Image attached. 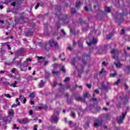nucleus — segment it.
<instances>
[{
	"label": "nucleus",
	"mask_w": 130,
	"mask_h": 130,
	"mask_svg": "<svg viewBox=\"0 0 130 130\" xmlns=\"http://www.w3.org/2000/svg\"><path fill=\"white\" fill-rule=\"evenodd\" d=\"M60 10V6H56L55 7L56 16L58 17L59 21L61 20L64 24H68V23H69V16H68L67 14H61Z\"/></svg>",
	"instance_id": "nucleus-1"
},
{
	"label": "nucleus",
	"mask_w": 130,
	"mask_h": 130,
	"mask_svg": "<svg viewBox=\"0 0 130 130\" xmlns=\"http://www.w3.org/2000/svg\"><path fill=\"white\" fill-rule=\"evenodd\" d=\"M59 119V109H55L53 115L51 116L50 121L53 123H57Z\"/></svg>",
	"instance_id": "nucleus-2"
},
{
	"label": "nucleus",
	"mask_w": 130,
	"mask_h": 130,
	"mask_svg": "<svg viewBox=\"0 0 130 130\" xmlns=\"http://www.w3.org/2000/svg\"><path fill=\"white\" fill-rule=\"evenodd\" d=\"M14 63H15V64H17V66H20V67H22V61L21 60H17L16 61V57H14L13 59H12V61L10 62H5V64L6 66H12L14 64Z\"/></svg>",
	"instance_id": "nucleus-3"
},
{
	"label": "nucleus",
	"mask_w": 130,
	"mask_h": 130,
	"mask_svg": "<svg viewBox=\"0 0 130 130\" xmlns=\"http://www.w3.org/2000/svg\"><path fill=\"white\" fill-rule=\"evenodd\" d=\"M126 113H127V112H125V113H122V115H120L119 117H118L117 118V121L119 124H120L121 123H122L123 122V119L125 118V115H126Z\"/></svg>",
	"instance_id": "nucleus-4"
},
{
	"label": "nucleus",
	"mask_w": 130,
	"mask_h": 130,
	"mask_svg": "<svg viewBox=\"0 0 130 130\" xmlns=\"http://www.w3.org/2000/svg\"><path fill=\"white\" fill-rule=\"evenodd\" d=\"M38 45L40 47H43V48H44L47 51H48V50H49L50 49V47H51V46H50V45L48 43H46L45 44V45L44 46V44L39 42L37 43Z\"/></svg>",
	"instance_id": "nucleus-5"
},
{
	"label": "nucleus",
	"mask_w": 130,
	"mask_h": 130,
	"mask_svg": "<svg viewBox=\"0 0 130 130\" xmlns=\"http://www.w3.org/2000/svg\"><path fill=\"white\" fill-rule=\"evenodd\" d=\"M107 86L105 85L104 84H102L101 85V87L100 88V90L102 91H106V92H108V90L110 89V83L109 82H107Z\"/></svg>",
	"instance_id": "nucleus-6"
},
{
	"label": "nucleus",
	"mask_w": 130,
	"mask_h": 130,
	"mask_svg": "<svg viewBox=\"0 0 130 130\" xmlns=\"http://www.w3.org/2000/svg\"><path fill=\"white\" fill-rule=\"evenodd\" d=\"M48 43L50 44V46H51V47H53L54 45V47L56 49H58V44L57 43V42H55V41H54V39H52L49 41Z\"/></svg>",
	"instance_id": "nucleus-7"
},
{
	"label": "nucleus",
	"mask_w": 130,
	"mask_h": 130,
	"mask_svg": "<svg viewBox=\"0 0 130 130\" xmlns=\"http://www.w3.org/2000/svg\"><path fill=\"white\" fill-rule=\"evenodd\" d=\"M115 18L120 22H122L123 21V13L118 14L117 16H115Z\"/></svg>",
	"instance_id": "nucleus-8"
},
{
	"label": "nucleus",
	"mask_w": 130,
	"mask_h": 130,
	"mask_svg": "<svg viewBox=\"0 0 130 130\" xmlns=\"http://www.w3.org/2000/svg\"><path fill=\"white\" fill-rule=\"evenodd\" d=\"M18 122L20 124H26L27 123H29V122H30V120L28 118H25L22 119V120H18Z\"/></svg>",
	"instance_id": "nucleus-9"
},
{
	"label": "nucleus",
	"mask_w": 130,
	"mask_h": 130,
	"mask_svg": "<svg viewBox=\"0 0 130 130\" xmlns=\"http://www.w3.org/2000/svg\"><path fill=\"white\" fill-rule=\"evenodd\" d=\"M89 109L92 112V113H96L97 112L95 105H89Z\"/></svg>",
	"instance_id": "nucleus-10"
},
{
	"label": "nucleus",
	"mask_w": 130,
	"mask_h": 130,
	"mask_svg": "<svg viewBox=\"0 0 130 130\" xmlns=\"http://www.w3.org/2000/svg\"><path fill=\"white\" fill-rule=\"evenodd\" d=\"M9 117H4L2 119L3 121L5 122V123H8V122L12 121V118H10V119H9Z\"/></svg>",
	"instance_id": "nucleus-11"
},
{
	"label": "nucleus",
	"mask_w": 130,
	"mask_h": 130,
	"mask_svg": "<svg viewBox=\"0 0 130 130\" xmlns=\"http://www.w3.org/2000/svg\"><path fill=\"white\" fill-rule=\"evenodd\" d=\"M111 53H112V54H114V56H113L112 58L115 59V58H116V55L118 54V51L114 49L112 50V51L111 52Z\"/></svg>",
	"instance_id": "nucleus-12"
},
{
	"label": "nucleus",
	"mask_w": 130,
	"mask_h": 130,
	"mask_svg": "<svg viewBox=\"0 0 130 130\" xmlns=\"http://www.w3.org/2000/svg\"><path fill=\"white\" fill-rule=\"evenodd\" d=\"M87 44L88 45V46H91L92 44H96L97 43V40L96 39L94 38V37H92V41L90 42H86Z\"/></svg>",
	"instance_id": "nucleus-13"
},
{
	"label": "nucleus",
	"mask_w": 130,
	"mask_h": 130,
	"mask_svg": "<svg viewBox=\"0 0 130 130\" xmlns=\"http://www.w3.org/2000/svg\"><path fill=\"white\" fill-rule=\"evenodd\" d=\"M102 122H103V120H101L99 121L98 122H95L93 124V126L94 127H98V126H100L102 124Z\"/></svg>",
	"instance_id": "nucleus-14"
},
{
	"label": "nucleus",
	"mask_w": 130,
	"mask_h": 130,
	"mask_svg": "<svg viewBox=\"0 0 130 130\" xmlns=\"http://www.w3.org/2000/svg\"><path fill=\"white\" fill-rule=\"evenodd\" d=\"M15 56V58L16 57H19V56H23V54L20 52V51H16L14 53Z\"/></svg>",
	"instance_id": "nucleus-15"
},
{
	"label": "nucleus",
	"mask_w": 130,
	"mask_h": 130,
	"mask_svg": "<svg viewBox=\"0 0 130 130\" xmlns=\"http://www.w3.org/2000/svg\"><path fill=\"white\" fill-rule=\"evenodd\" d=\"M15 112L14 111V110L11 109L9 112V115L8 116V117H11V120H12V117H14V114Z\"/></svg>",
	"instance_id": "nucleus-16"
},
{
	"label": "nucleus",
	"mask_w": 130,
	"mask_h": 130,
	"mask_svg": "<svg viewBox=\"0 0 130 130\" xmlns=\"http://www.w3.org/2000/svg\"><path fill=\"white\" fill-rule=\"evenodd\" d=\"M37 58L38 59V62H42L43 60L46 58V57H42V56H37Z\"/></svg>",
	"instance_id": "nucleus-17"
},
{
	"label": "nucleus",
	"mask_w": 130,
	"mask_h": 130,
	"mask_svg": "<svg viewBox=\"0 0 130 130\" xmlns=\"http://www.w3.org/2000/svg\"><path fill=\"white\" fill-rule=\"evenodd\" d=\"M75 100H76V101H85V99L80 96H75Z\"/></svg>",
	"instance_id": "nucleus-18"
},
{
	"label": "nucleus",
	"mask_w": 130,
	"mask_h": 130,
	"mask_svg": "<svg viewBox=\"0 0 130 130\" xmlns=\"http://www.w3.org/2000/svg\"><path fill=\"white\" fill-rule=\"evenodd\" d=\"M33 34V29H30L29 30H28L26 34H25V36H31V35H32Z\"/></svg>",
	"instance_id": "nucleus-19"
},
{
	"label": "nucleus",
	"mask_w": 130,
	"mask_h": 130,
	"mask_svg": "<svg viewBox=\"0 0 130 130\" xmlns=\"http://www.w3.org/2000/svg\"><path fill=\"white\" fill-rule=\"evenodd\" d=\"M45 84V82H44L43 80H41L38 85L39 88H43V87H44Z\"/></svg>",
	"instance_id": "nucleus-20"
},
{
	"label": "nucleus",
	"mask_w": 130,
	"mask_h": 130,
	"mask_svg": "<svg viewBox=\"0 0 130 130\" xmlns=\"http://www.w3.org/2000/svg\"><path fill=\"white\" fill-rule=\"evenodd\" d=\"M90 93H89V92H85L83 94V99H84V101H85L86 98H89V97H90Z\"/></svg>",
	"instance_id": "nucleus-21"
},
{
	"label": "nucleus",
	"mask_w": 130,
	"mask_h": 130,
	"mask_svg": "<svg viewBox=\"0 0 130 130\" xmlns=\"http://www.w3.org/2000/svg\"><path fill=\"white\" fill-rule=\"evenodd\" d=\"M104 118L105 120H109L110 119V116L108 114H106L104 115Z\"/></svg>",
	"instance_id": "nucleus-22"
},
{
	"label": "nucleus",
	"mask_w": 130,
	"mask_h": 130,
	"mask_svg": "<svg viewBox=\"0 0 130 130\" xmlns=\"http://www.w3.org/2000/svg\"><path fill=\"white\" fill-rule=\"evenodd\" d=\"M28 66V62H27V61H24L22 64H21V67L22 68H27V67Z\"/></svg>",
	"instance_id": "nucleus-23"
},
{
	"label": "nucleus",
	"mask_w": 130,
	"mask_h": 130,
	"mask_svg": "<svg viewBox=\"0 0 130 130\" xmlns=\"http://www.w3.org/2000/svg\"><path fill=\"white\" fill-rule=\"evenodd\" d=\"M114 64H115L116 68H121V67H122V65L120 62L116 63V62H114Z\"/></svg>",
	"instance_id": "nucleus-24"
},
{
	"label": "nucleus",
	"mask_w": 130,
	"mask_h": 130,
	"mask_svg": "<svg viewBox=\"0 0 130 130\" xmlns=\"http://www.w3.org/2000/svg\"><path fill=\"white\" fill-rule=\"evenodd\" d=\"M89 124H90V121H88L84 124V128H88L89 127Z\"/></svg>",
	"instance_id": "nucleus-25"
},
{
	"label": "nucleus",
	"mask_w": 130,
	"mask_h": 130,
	"mask_svg": "<svg viewBox=\"0 0 130 130\" xmlns=\"http://www.w3.org/2000/svg\"><path fill=\"white\" fill-rule=\"evenodd\" d=\"M6 52V50H5V49L3 48H1V50H0V53H1V56H3L4 55V53Z\"/></svg>",
	"instance_id": "nucleus-26"
},
{
	"label": "nucleus",
	"mask_w": 130,
	"mask_h": 130,
	"mask_svg": "<svg viewBox=\"0 0 130 130\" xmlns=\"http://www.w3.org/2000/svg\"><path fill=\"white\" fill-rule=\"evenodd\" d=\"M80 6H81V2H76V7L77 9H80Z\"/></svg>",
	"instance_id": "nucleus-27"
},
{
	"label": "nucleus",
	"mask_w": 130,
	"mask_h": 130,
	"mask_svg": "<svg viewBox=\"0 0 130 130\" xmlns=\"http://www.w3.org/2000/svg\"><path fill=\"white\" fill-rule=\"evenodd\" d=\"M19 51L21 52V53H22V54H23V52L26 51V49L21 47L20 48Z\"/></svg>",
	"instance_id": "nucleus-28"
},
{
	"label": "nucleus",
	"mask_w": 130,
	"mask_h": 130,
	"mask_svg": "<svg viewBox=\"0 0 130 130\" xmlns=\"http://www.w3.org/2000/svg\"><path fill=\"white\" fill-rule=\"evenodd\" d=\"M110 47H111L110 44L105 45V50H107V49H109Z\"/></svg>",
	"instance_id": "nucleus-29"
},
{
	"label": "nucleus",
	"mask_w": 130,
	"mask_h": 130,
	"mask_svg": "<svg viewBox=\"0 0 130 130\" xmlns=\"http://www.w3.org/2000/svg\"><path fill=\"white\" fill-rule=\"evenodd\" d=\"M116 76H117V73H116L110 74V77H111V78H114L115 77H116Z\"/></svg>",
	"instance_id": "nucleus-30"
},
{
	"label": "nucleus",
	"mask_w": 130,
	"mask_h": 130,
	"mask_svg": "<svg viewBox=\"0 0 130 130\" xmlns=\"http://www.w3.org/2000/svg\"><path fill=\"white\" fill-rule=\"evenodd\" d=\"M29 97L30 98H35V93L34 92H31L29 94Z\"/></svg>",
	"instance_id": "nucleus-31"
},
{
	"label": "nucleus",
	"mask_w": 130,
	"mask_h": 130,
	"mask_svg": "<svg viewBox=\"0 0 130 130\" xmlns=\"http://www.w3.org/2000/svg\"><path fill=\"white\" fill-rule=\"evenodd\" d=\"M81 41H82V39H80L79 40H78V45L79 47H83V44H82Z\"/></svg>",
	"instance_id": "nucleus-32"
},
{
	"label": "nucleus",
	"mask_w": 130,
	"mask_h": 130,
	"mask_svg": "<svg viewBox=\"0 0 130 130\" xmlns=\"http://www.w3.org/2000/svg\"><path fill=\"white\" fill-rule=\"evenodd\" d=\"M95 108L96 110V112H98L99 110H101V108L100 107V106H99L97 105H95Z\"/></svg>",
	"instance_id": "nucleus-33"
},
{
	"label": "nucleus",
	"mask_w": 130,
	"mask_h": 130,
	"mask_svg": "<svg viewBox=\"0 0 130 130\" xmlns=\"http://www.w3.org/2000/svg\"><path fill=\"white\" fill-rule=\"evenodd\" d=\"M106 71H105V69L103 68L102 70L100 72L99 75H102L103 73H106Z\"/></svg>",
	"instance_id": "nucleus-34"
},
{
	"label": "nucleus",
	"mask_w": 130,
	"mask_h": 130,
	"mask_svg": "<svg viewBox=\"0 0 130 130\" xmlns=\"http://www.w3.org/2000/svg\"><path fill=\"white\" fill-rule=\"evenodd\" d=\"M71 116H72L73 118L76 117V114L74 112H71L70 114Z\"/></svg>",
	"instance_id": "nucleus-35"
},
{
	"label": "nucleus",
	"mask_w": 130,
	"mask_h": 130,
	"mask_svg": "<svg viewBox=\"0 0 130 130\" xmlns=\"http://www.w3.org/2000/svg\"><path fill=\"white\" fill-rule=\"evenodd\" d=\"M60 73V71H52V74H53L54 75H58Z\"/></svg>",
	"instance_id": "nucleus-36"
},
{
	"label": "nucleus",
	"mask_w": 130,
	"mask_h": 130,
	"mask_svg": "<svg viewBox=\"0 0 130 130\" xmlns=\"http://www.w3.org/2000/svg\"><path fill=\"white\" fill-rule=\"evenodd\" d=\"M18 84V82L17 81H15L14 83L12 84V85L13 86V87H14V88H16V87H17V85Z\"/></svg>",
	"instance_id": "nucleus-37"
},
{
	"label": "nucleus",
	"mask_w": 130,
	"mask_h": 130,
	"mask_svg": "<svg viewBox=\"0 0 130 130\" xmlns=\"http://www.w3.org/2000/svg\"><path fill=\"white\" fill-rule=\"evenodd\" d=\"M112 36V35L111 34H110L107 35L106 38H107V39H111Z\"/></svg>",
	"instance_id": "nucleus-38"
},
{
	"label": "nucleus",
	"mask_w": 130,
	"mask_h": 130,
	"mask_svg": "<svg viewBox=\"0 0 130 130\" xmlns=\"http://www.w3.org/2000/svg\"><path fill=\"white\" fill-rule=\"evenodd\" d=\"M105 11H106V12H107V13H110V8H109V7H107V8L105 9Z\"/></svg>",
	"instance_id": "nucleus-39"
},
{
	"label": "nucleus",
	"mask_w": 130,
	"mask_h": 130,
	"mask_svg": "<svg viewBox=\"0 0 130 130\" xmlns=\"http://www.w3.org/2000/svg\"><path fill=\"white\" fill-rule=\"evenodd\" d=\"M4 95L5 96V97H7V98H9L10 99L12 98V96L10 95L9 94L5 93Z\"/></svg>",
	"instance_id": "nucleus-40"
},
{
	"label": "nucleus",
	"mask_w": 130,
	"mask_h": 130,
	"mask_svg": "<svg viewBox=\"0 0 130 130\" xmlns=\"http://www.w3.org/2000/svg\"><path fill=\"white\" fill-rule=\"evenodd\" d=\"M56 85H59L60 86H61V83H57L56 82L54 83L53 85V87H56Z\"/></svg>",
	"instance_id": "nucleus-41"
},
{
	"label": "nucleus",
	"mask_w": 130,
	"mask_h": 130,
	"mask_svg": "<svg viewBox=\"0 0 130 130\" xmlns=\"http://www.w3.org/2000/svg\"><path fill=\"white\" fill-rule=\"evenodd\" d=\"M120 83V79H118L116 82L114 83V85H118Z\"/></svg>",
	"instance_id": "nucleus-42"
},
{
	"label": "nucleus",
	"mask_w": 130,
	"mask_h": 130,
	"mask_svg": "<svg viewBox=\"0 0 130 130\" xmlns=\"http://www.w3.org/2000/svg\"><path fill=\"white\" fill-rule=\"evenodd\" d=\"M70 80H71V78H70V77H67L64 79V82L66 83V82H69Z\"/></svg>",
	"instance_id": "nucleus-43"
},
{
	"label": "nucleus",
	"mask_w": 130,
	"mask_h": 130,
	"mask_svg": "<svg viewBox=\"0 0 130 130\" xmlns=\"http://www.w3.org/2000/svg\"><path fill=\"white\" fill-rule=\"evenodd\" d=\"M50 77V73L47 72L46 73V78H49Z\"/></svg>",
	"instance_id": "nucleus-44"
},
{
	"label": "nucleus",
	"mask_w": 130,
	"mask_h": 130,
	"mask_svg": "<svg viewBox=\"0 0 130 130\" xmlns=\"http://www.w3.org/2000/svg\"><path fill=\"white\" fill-rule=\"evenodd\" d=\"M82 63L83 64V65H82V68H84V66H85L86 64L87 63L86 62V61H85L84 60H82Z\"/></svg>",
	"instance_id": "nucleus-45"
},
{
	"label": "nucleus",
	"mask_w": 130,
	"mask_h": 130,
	"mask_svg": "<svg viewBox=\"0 0 130 130\" xmlns=\"http://www.w3.org/2000/svg\"><path fill=\"white\" fill-rule=\"evenodd\" d=\"M90 56H91L90 54H84V56H83V57H90Z\"/></svg>",
	"instance_id": "nucleus-46"
},
{
	"label": "nucleus",
	"mask_w": 130,
	"mask_h": 130,
	"mask_svg": "<svg viewBox=\"0 0 130 130\" xmlns=\"http://www.w3.org/2000/svg\"><path fill=\"white\" fill-rule=\"evenodd\" d=\"M61 71L62 72H63V73H66V68H64V66L62 67Z\"/></svg>",
	"instance_id": "nucleus-47"
},
{
	"label": "nucleus",
	"mask_w": 130,
	"mask_h": 130,
	"mask_svg": "<svg viewBox=\"0 0 130 130\" xmlns=\"http://www.w3.org/2000/svg\"><path fill=\"white\" fill-rule=\"evenodd\" d=\"M39 6H40V4L38 3L37 5L35 7V10H37L38 8H39Z\"/></svg>",
	"instance_id": "nucleus-48"
},
{
	"label": "nucleus",
	"mask_w": 130,
	"mask_h": 130,
	"mask_svg": "<svg viewBox=\"0 0 130 130\" xmlns=\"http://www.w3.org/2000/svg\"><path fill=\"white\" fill-rule=\"evenodd\" d=\"M13 128L14 129H19V127H17V125H16V124H15L14 125H13Z\"/></svg>",
	"instance_id": "nucleus-49"
},
{
	"label": "nucleus",
	"mask_w": 130,
	"mask_h": 130,
	"mask_svg": "<svg viewBox=\"0 0 130 130\" xmlns=\"http://www.w3.org/2000/svg\"><path fill=\"white\" fill-rule=\"evenodd\" d=\"M86 87H87L88 89H91V88L92 87V85L87 84H86Z\"/></svg>",
	"instance_id": "nucleus-50"
},
{
	"label": "nucleus",
	"mask_w": 130,
	"mask_h": 130,
	"mask_svg": "<svg viewBox=\"0 0 130 130\" xmlns=\"http://www.w3.org/2000/svg\"><path fill=\"white\" fill-rule=\"evenodd\" d=\"M61 32L63 35H67V33L66 32V31H64V29H61Z\"/></svg>",
	"instance_id": "nucleus-51"
},
{
	"label": "nucleus",
	"mask_w": 130,
	"mask_h": 130,
	"mask_svg": "<svg viewBox=\"0 0 130 130\" xmlns=\"http://www.w3.org/2000/svg\"><path fill=\"white\" fill-rule=\"evenodd\" d=\"M94 93H96V94H99V93H100V91H99V89H95L94 91Z\"/></svg>",
	"instance_id": "nucleus-52"
},
{
	"label": "nucleus",
	"mask_w": 130,
	"mask_h": 130,
	"mask_svg": "<svg viewBox=\"0 0 130 130\" xmlns=\"http://www.w3.org/2000/svg\"><path fill=\"white\" fill-rule=\"evenodd\" d=\"M70 88H71V86L70 85H67L65 87V89H66V90L70 89Z\"/></svg>",
	"instance_id": "nucleus-53"
},
{
	"label": "nucleus",
	"mask_w": 130,
	"mask_h": 130,
	"mask_svg": "<svg viewBox=\"0 0 130 130\" xmlns=\"http://www.w3.org/2000/svg\"><path fill=\"white\" fill-rule=\"evenodd\" d=\"M48 63H49V61H45L44 66L45 67H46V66H47V64H48Z\"/></svg>",
	"instance_id": "nucleus-54"
},
{
	"label": "nucleus",
	"mask_w": 130,
	"mask_h": 130,
	"mask_svg": "<svg viewBox=\"0 0 130 130\" xmlns=\"http://www.w3.org/2000/svg\"><path fill=\"white\" fill-rule=\"evenodd\" d=\"M126 69H127V73H130V67L127 66L126 67Z\"/></svg>",
	"instance_id": "nucleus-55"
},
{
	"label": "nucleus",
	"mask_w": 130,
	"mask_h": 130,
	"mask_svg": "<svg viewBox=\"0 0 130 130\" xmlns=\"http://www.w3.org/2000/svg\"><path fill=\"white\" fill-rule=\"evenodd\" d=\"M124 86L125 89H126V90H127V89H128V86H127L126 85V83H124Z\"/></svg>",
	"instance_id": "nucleus-56"
},
{
	"label": "nucleus",
	"mask_w": 130,
	"mask_h": 130,
	"mask_svg": "<svg viewBox=\"0 0 130 130\" xmlns=\"http://www.w3.org/2000/svg\"><path fill=\"white\" fill-rule=\"evenodd\" d=\"M16 71H17V69L16 68H13L12 69V73L14 74V73H15V72H16Z\"/></svg>",
	"instance_id": "nucleus-57"
},
{
	"label": "nucleus",
	"mask_w": 130,
	"mask_h": 130,
	"mask_svg": "<svg viewBox=\"0 0 130 130\" xmlns=\"http://www.w3.org/2000/svg\"><path fill=\"white\" fill-rule=\"evenodd\" d=\"M102 64H103V66H105V67H106V66H107V64H108V63H106L105 61H103V62H102Z\"/></svg>",
	"instance_id": "nucleus-58"
},
{
	"label": "nucleus",
	"mask_w": 130,
	"mask_h": 130,
	"mask_svg": "<svg viewBox=\"0 0 130 130\" xmlns=\"http://www.w3.org/2000/svg\"><path fill=\"white\" fill-rule=\"evenodd\" d=\"M16 80L18 81V83H20V82H21V78L20 77L16 78Z\"/></svg>",
	"instance_id": "nucleus-59"
},
{
	"label": "nucleus",
	"mask_w": 130,
	"mask_h": 130,
	"mask_svg": "<svg viewBox=\"0 0 130 130\" xmlns=\"http://www.w3.org/2000/svg\"><path fill=\"white\" fill-rule=\"evenodd\" d=\"M26 61H32V59L30 58H27L26 59Z\"/></svg>",
	"instance_id": "nucleus-60"
},
{
	"label": "nucleus",
	"mask_w": 130,
	"mask_h": 130,
	"mask_svg": "<svg viewBox=\"0 0 130 130\" xmlns=\"http://www.w3.org/2000/svg\"><path fill=\"white\" fill-rule=\"evenodd\" d=\"M11 6H13V7H16V2H13L11 4Z\"/></svg>",
	"instance_id": "nucleus-61"
},
{
	"label": "nucleus",
	"mask_w": 130,
	"mask_h": 130,
	"mask_svg": "<svg viewBox=\"0 0 130 130\" xmlns=\"http://www.w3.org/2000/svg\"><path fill=\"white\" fill-rule=\"evenodd\" d=\"M16 102H17V105H20V102H19V99H16Z\"/></svg>",
	"instance_id": "nucleus-62"
},
{
	"label": "nucleus",
	"mask_w": 130,
	"mask_h": 130,
	"mask_svg": "<svg viewBox=\"0 0 130 130\" xmlns=\"http://www.w3.org/2000/svg\"><path fill=\"white\" fill-rule=\"evenodd\" d=\"M38 126L37 125H35L34 130H37Z\"/></svg>",
	"instance_id": "nucleus-63"
},
{
	"label": "nucleus",
	"mask_w": 130,
	"mask_h": 130,
	"mask_svg": "<svg viewBox=\"0 0 130 130\" xmlns=\"http://www.w3.org/2000/svg\"><path fill=\"white\" fill-rule=\"evenodd\" d=\"M68 49H69V50H70V51H72V50H73V48H72L71 46H69V47H68Z\"/></svg>",
	"instance_id": "nucleus-64"
}]
</instances>
